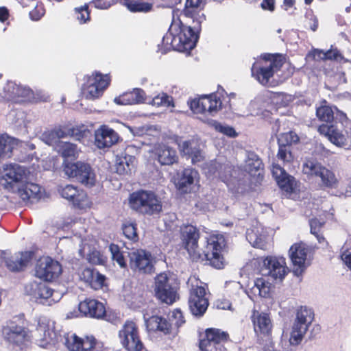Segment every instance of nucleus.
Instances as JSON below:
<instances>
[{"label": "nucleus", "instance_id": "obj_62", "mask_svg": "<svg viewBox=\"0 0 351 351\" xmlns=\"http://www.w3.org/2000/svg\"><path fill=\"white\" fill-rule=\"evenodd\" d=\"M322 225H323V223L319 221L318 219H311L310 221L311 233L313 234H318Z\"/></svg>", "mask_w": 351, "mask_h": 351}, {"label": "nucleus", "instance_id": "obj_53", "mask_svg": "<svg viewBox=\"0 0 351 351\" xmlns=\"http://www.w3.org/2000/svg\"><path fill=\"white\" fill-rule=\"evenodd\" d=\"M19 85L16 84L14 82H9L3 88L4 93L1 97L11 99L16 97V91H18Z\"/></svg>", "mask_w": 351, "mask_h": 351}, {"label": "nucleus", "instance_id": "obj_50", "mask_svg": "<svg viewBox=\"0 0 351 351\" xmlns=\"http://www.w3.org/2000/svg\"><path fill=\"white\" fill-rule=\"evenodd\" d=\"M109 250L111 253L112 261H116L121 267H125L126 265L125 261L119 246L115 244H110Z\"/></svg>", "mask_w": 351, "mask_h": 351}, {"label": "nucleus", "instance_id": "obj_25", "mask_svg": "<svg viewBox=\"0 0 351 351\" xmlns=\"http://www.w3.org/2000/svg\"><path fill=\"white\" fill-rule=\"evenodd\" d=\"M32 259V253L29 252H17L9 255L6 252L4 261L7 268L12 271H19L24 269Z\"/></svg>", "mask_w": 351, "mask_h": 351}, {"label": "nucleus", "instance_id": "obj_64", "mask_svg": "<svg viewBox=\"0 0 351 351\" xmlns=\"http://www.w3.org/2000/svg\"><path fill=\"white\" fill-rule=\"evenodd\" d=\"M261 7L263 10L273 11L274 10V0H263L261 3Z\"/></svg>", "mask_w": 351, "mask_h": 351}, {"label": "nucleus", "instance_id": "obj_55", "mask_svg": "<svg viewBox=\"0 0 351 351\" xmlns=\"http://www.w3.org/2000/svg\"><path fill=\"white\" fill-rule=\"evenodd\" d=\"M277 156L279 159L286 162H290L293 160L289 147L285 145H280Z\"/></svg>", "mask_w": 351, "mask_h": 351}, {"label": "nucleus", "instance_id": "obj_31", "mask_svg": "<svg viewBox=\"0 0 351 351\" xmlns=\"http://www.w3.org/2000/svg\"><path fill=\"white\" fill-rule=\"evenodd\" d=\"M118 140V134L106 125L100 127L95 131V145L100 149L110 147Z\"/></svg>", "mask_w": 351, "mask_h": 351}, {"label": "nucleus", "instance_id": "obj_63", "mask_svg": "<svg viewBox=\"0 0 351 351\" xmlns=\"http://www.w3.org/2000/svg\"><path fill=\"white\" fill-rule=\"evenodd\" d=\"M16 97L30 98L32 90L27 87L19 86V90L16 91Z\"/></svg>", "mask_w": 351, "mask_h": 351}, {"label": "nucleus", "instance_id": "obj_57", "mask_svg": "<svg viewBox=\"0 0 351 351\" xmlns=\"http://www.w3.org/2000/svg\"><path fill=\"white\" fill-rule=\"evenodd\" d=\"M278 141L282 143L285 142L286 144H292L298 143L299 141V137L295 133L289 132L282 134L278 138Z\"/></svg>", "mask_w": 351, "mask_h": 351}, {"label": "nucleus", "instance_id": "obj_45", "mask_svg": "<svg viewBox=\"0 0 351 351\" xmlns=\"http://www.w3.org/2000/svg\"><path fill=\"white\" fill-rule=\"evenodd\" d=\"M149 104L156 107L165 106L173 108L175 106L173 98L165 93H161L154 97L152 101H149Z\"/></svg>", "mask_w": 351, "mask_h": 351}, {"label": "nucleus", "instance_id": "obj_5", "mask_svg": "<svg viewBox=\"0 0 351 351\" xmlns=\"http://www.w3.org/2000/svg\"><path fill=\"white\" fill-rule=\"evenodd\" d=\"M129 204L132 209L143 214L152 215L162 210L161 202L156 195L146 191L132 193L129 198Z\"/></svg>", "mask_w": 351, "mask_h": 351}, {"label": "nucleus", "instance_id": "obj_4", "mask_svg": "<svg viewBox=\"0 0 351 351\" xmlns=\"http://www.w3.org/2000/svg\"><path fill=\"white\" fill-rule=\"evenodd\" d=\"M313 320L314 312L311 308L301 306L297 309L289 339L290 345L298 346L301 343Z\"/></svg>", "mask_w": 351, "mask_h": 351}, {"label": "nucleus", "instance_id": "obj_30", "mask_svg": "<svg viewBox=\"0 0 351 351\" xmlns=\"http://www.w3.org/2000/svg\"><path fill=\"white\" fill-rule=\"evenodd\" d=\"M205 5V0H186L183 14L193 19V23L201 24L206 20L203 13H200Z\"/></svg>", "mask_w": 351, "mask_h": 351}, {"label": "nucleus", "instance_id": "obj_60", "mask_svg": "<svg viewBox=\"0 0 351 351\" xmlns=\"http://www.w3.org/2000/svg\"><path fill=\"white\" fill-rule=\"evenodd\" d=\"M271 172L276 182L282 177L287 175L286 171L279 165L276 164L272 165Z\"/></svg>", "mask_w": 351, "mask_h": 351}, {"label": "nucleus", "instance_id": "obj_16", "mask_svg": "<svg viewBox=\"0 0 351 351\" xmlns=\"http://www.w3.org/2000/svg\"><path fill=\"white\" fill-rule=\"evenodd\" d=\"M31 300L43 304L51 305L62 298L66 291L53 290L49 287H29ZM29 292V290H27Z\"/></svg>", "mask_w": 351, "mask_h": 351}, {"label": "nucleus", "instance_id": "obj_13", "mask_svg": "<svg viewBox=\"0 0 351 351\" xmlns=\"http://www.w3.org/2000/svg\"><path fill=\"white\" fill-rule=\"evenodd\" d=\"M309 252L308 246L303 243H297L291 245L289 256L293 265V273L299 278L307 267V256Z\"/></svg>", "mask_w": 351, "mask_h": 351}, {"label": "nucleus", "instance_id": "obj_28", "mask_svg": "<svg viewBox=\"0 0 351 351\" xmlns=\"http://www.w3.org/2000/svg\"><path fill=\"white\" fill-rule=\"evenodd\" d=\"M97 244V241L94 239L90 241L86 240L83 241L82 247V249L80 250V253L82 256H84V253L87 251L86 259L90 264L104 265L107 261V257L96 249L95 246Z\"/></svg>", "mask_w": 351, "mask_h": 351}, {"label": "nucleus", "instance_id": "obj_43", "mask_svg": "<svg viewBox=\"0 0 351 351\" xmlns=\"http://www.w3.org/2000/svg\"><path fill=\"white\" fill-rule=\"evenodd\" d=\"M131 12H148L152 9V5L148 3L141 2V0H121Z\"/></svg>", "mask_w": 351, "mask_h": 351}, {"label": "nucleus", "instance_id": "obj_8", "mask_svg": "<svg viewBox=\"0 0 351 351\" xmlns=\"http://www.w3.org/2000/svg\"><path fill=\"white\" fill-rule=\"evenodd\" d=\"M251 319L255 333L258 337L263 335L265 337L266 341L271 344L270 347L265 346V350L279 351L272 346V339L271 337L272 323L269 314L254 309L251 315Z\"/></svg>", "mask_w": 351, "mask_h": 351}, {"label": "nucleus", "instance_id": "obj_12", "mask_svg": "<svg viewBox=\"0 0 351 351\" xmlns=\"http://www.w3.org/2000/svg\"><path fill=\"white\" fill-rule=\"evenodd\" d=\"M58 192L62 197L71 202L76 208L87 209L92 206V202L86 192L74 185L59 186Z\"/></svg>", "mask_w": 351, "mask_h": 351}, {"label": "nucleus", "instance_id": "obj_19", "mask_svg": "<svg viewBox=\"0 0 351 351\" xmlns=\"http://www.w3.org/2000/svg\"><path fill=\"white\" fill-rule=\"evenodd\" d=\"M2 334L8 342L19 347L25 346L29 341V337L25 328L14 322L3 326Z\"/></svg>", "mask_w": 351, "mask_h": 351}, {"label": "nucleus", "instance_id": "obj_40", "mask_svg": "<svg viewBox=\"0 0 351 351\" xmlns=\"http://www.w3.org/2000/svg\"><path fill=\"white\" fill-rule=\"evenodd\" d=\"M329 141L337 147H351V138L349 137L348 133H343L336 128L329 137Z\"/></svg>", "mask_w": 351, "mask_h": 351}, {"label": "nucleus", "instance_id": "obj_36", "mask_svg": "<svg viewBox=\"0 0 351 351\" xmlns=\"http://www.w3.org/2000/svg\"><path fill=\"white\" fill-rule=\"evenodd\" d=\"M67 133L62 128H55L51 131L45 132L43 136V140L48 145L55 146L56 149L58 148V145L62 143L60 139L65 138Z\"/></svg>", "mask_w": 351, "mask_h": 351}, {"label": "nucleus", "instance_id": "obj_58", "mask_svg": "<svg viewBox=\"0 0 351 351\" xmlns=\"http://www.w3.org/2000/svg\"><path fill=\"white\" fill-rule=\"evenodd\" d=\"M271 287H252V293L256 295V294L262 298H269L270 296Z\"/></svg>", "mask_w": 351, "mask_h": 351}, {"label": "nucleus", "instance_id": "obj_48", "mask_svg": "<svg viewBox=\"0 0 351 351\" xmlns=\"http://www.w3.org/2000/svg\"><path fill=\"white\" fill-rule=\"evenodd\" d=\"M277 183L279 187L287 193H291L296 185L295 179L288 174L278 180Z\"/></svg>", "mask_w": 351, "mask_h": 351}, {"label": "nucleus", "instance_id": "obj_15", "mask_svg": "<svg viewBox=\"0 0 351 351\" xmlns=\"http://www.w3.org/2000/svg\"><path fill=\"white\" fill-rule=\"evenodd\" d=\"M191 110L195 114L213 115L221 106V101L215 95L204 96L189 102Z\"/></svg>", "mask_w": 351, "mask_h": 351}, {"label": "nucleus", "instance_id": "obj_26", "mask_svg": "<svg viewBox=\"0 0 351 351\" xmlns=\"http://www.w3.org/2000/svg\"><path fill=\"white\" fill-rule=\"evenodd\" d=\"M153 153L156 160L161 165H171L178 161L176 150L167 145H156L153 149Z\"/></svg>", "mask_w": 351, "mask_h": 351}, {"label": "nucleus", "instance_id": "obj_56", "mask_svg": "<svg viewBox=\"0 0 351 351\" xmlns=\"http://www.w3.org/2000/svg\"><path fill=\"white\" fill-rule=\"evenodd\" d=\"M75 12L77 14V19L80 23H85L90 20V15L86 5L79 8H75Z\"/></svg>", "mask_w": 351, "mask_h": 351}, {"label": "nucleus", "instance_id": "obj_23", "mask_svg": "<svg viewBox=\"0 0 351 351\" xmlns=\"http://www.w3.org/2000/svg\"><path fill=\"white\" fill-rule=\"evenodd\" d=\"M14 192L23 201L31 203L38 201L45 195V191L40 186L27 181L18 186Z\"/></svg>", "mask_w": 351, "mask_h": 351}, {"label": "nucleus", "instance_id": "obj_41", "mask_svg": "<svg viewBox=\"0 0 351 351\" xmlns=\"http://www.w3.org/2000/svg\"><path fill=\"white\" fill-rule=\"evenodd\" d=\"M309 56H311L315 60H338L342 58V56L339 51L337 49L328 50L324 52L319 49H314L310 53Z\"/></svg>", "mask_w": 351, "mask_h": 351}, {"label": "nucleus", "instance_id": "obj_7", "mask_svg": "<svg viewBox=\"0 0 351 351\" xmlns=\"http://www.w3.org/2000/svg\"><path fill=\"white\" fill-rule=\"evenodd\" d=\"M61 273V265L49 256L39 258L35 266V276L46 282H53Z\"/></svg>", "mask_w": 351, "mask_h": 351}, {"label": "nucleus", "instance_id": "obj_34", "mask_svg": "<svg viewBox=\"0 0 351 351\" xmlns=\"http://www.w3.org/2000/svg\"><path fill=\"white\" fill-rule=\"evenodd\" d=\"M145 101V93L141 89H134L114 99V102L121 105H131Z\"/></svg>", "mask_w": 351, "mask_h": 351}, {"label": "nucleus", "instance_id": "obj_27", "mask_svg": "<svg viewBox=\"0 0 351 351\" xmlns=\"http://www.w3.org/2000/svg\"><path fill=\"white\" fill-rule=\"evenodd\" d=\"M79 311L85 316L101 319L106 314V308L103 303L92 299H86L79 304Z\"/></svg>", "mask_w": 351, "mask_h": 351}, {"label": "nucleus", "instance_id": "obj_9", "mask_svg": "<svg viewBox=\"0 0 351 351\" xmlns=\"http://www.w3.org/2000/svg\"><path fill=\"white\" fill-rule=\"evenodd\" d=\"M110 84L108 75L93 73L87 78L82 88V95L87 99H95L101 97Z\"/></svg>", "mask_w": 351, "mask_h": 351}, {"label": "nucleus", "instance_id": "obj_14", "mask_svg": "<svg viewBox=\"0 0 351 351\" xmlns=\"http://www.w3.org/2000/svg\"><path fill=\"white\" fill-rule=\"evenodd\" d=\"M228 336L219 329H208L205 337L199 341V348L201 351H226L222 341L226 340Z\"/></svg>", "mask_w": 351, "mask_h": 351}, {"label": "nucleus", "instance_id": "obj_44", "mask_svg": "<svg viewBox=\"0 0 351 351\" xmlns=\"http://www.w3.org/2000/svg\"><path fill=\"white\" fill-rule=\"evenodd\" d=\"M316 115L322 121L331 122L334 119V111L332 107L326 105L324 101L323 104L317 108Z\"/></svg>", "mask_w": 351, "mask_h": 351}, {"label": "nucleus", "instance_id": "obj_24", "mask_svg": "<svg viewBox=\"0 0 351 351\" xmlns=\"http://www.w3.org/2000/svg\"><path fill=\"white\" fill-rule=\"evenodd\" d=\"M147 328L154 332L159 331L163 335H172L175 337L178 334L177 329H175L173 324L169 322L165 318L155 315L145 319Z\"/></svg>", "mask_w": 351, "mask_h": 351}, {"label": "nucleus", "instance_id": "obj_49", "mask_svg": "<svg viewBox=\"0 0 351 351\" xmlns=\"http://www.w3.org/2000/svg\"><path fill=\"white\" fill-rule=\"evenodd\" d=\"M209 124L213 127L217 132H219L229 137H235L237 136L234 129L228 125H223L214 120H210Z\"/></svg>", "mask_w": 351, "mask_h": 351}, {"label": "nucleus", "instance_id": "obj_10", "mask_svg": "<svg viewBox=\"0 0 351 351\" xmlns=\"http://www.w3.org/2000/svg\"><path fill=\"white\" fill-rule=\"evenodd\" d=\"M119 337L122 346L128 351H140L143 343L136 324L127 321L119 330Z\"/></svg>", "mask_w": 351, "mask_h": 351}, {"label": "nucleus", "instance_id": "obj_32", "mask_svg": "<svg viewBox=\"0 0 351 351\" xmlns=\"http://www.w3.org/2000/svg\"><path fill=\"white\" fill-rule=\"evenodd\" d=\"M156 297L162 303L172 304L179 299L177 287H156Z\"/></svg>", "mask_w": 351, "mask_h": 351}, {"label": "nucleus", "instance_id": "obj_46", "mask_svg": "<svg viewBox=\"0 0 351 351\" xmlns=\"http://www.w3.org/2000/svg\"><path fill=\"white\" fill-rule=\"evenodd\" d=\"M155 280L157 285H174L180 283L176 275L169 271L160 273Z\"/></svg>", "mask_w": 351, "mask_h": 351}, {"label": "nucleus", "instance_id": "obj_42", "mask_svg": "<svg viewBox=\"0 0 351 351\" xmlns=\"http://www.w3.org/2000/svg\"><path fill=\"white\" fill-rule=\"evenodd\" d=\"M56 149L64 158V161H69V158H76L78 156V149L76 145L71 143H60Z\"/></svg>", "mask_w": 351, "mask_h": 351}, {"label": "nucleus", "instance_id": "obj_52", "mask_svg": "<svg viewBox=\"0 0 351 351\" xmlns=\"http://www.w3.org/2000/svg\"><path fill=\"white\" fill-rule=\"evenodd\" d=\"M351 236L347 239L342 247L341 259L343 263L351 269Z\"/></svg>", "mask_w": 351, "mask_h": 351}, {"label": "nucleus", "instance_id": "obj_18", "mask_svg": "<svg viewBox=\"0 0 351 351\" xmlns=\"http://www.w3.org/2000/svg\"><path fill=\"white\" fill-rule=\"evenodd\" d=\"M131 269L142 274H151L154 271L152 255L143 250H136L130 253Z\"/></svg>", "mask_w": 351, "mask_h": 351}, {"label": "nucleus", "instance_id": "obj_22", "mask_svg": "<svg viewBox=\"0 0 351 351\" xmlns=\"http://www.w3.org/2000/svg\"><path fill=\"white\" fill-rule=\"evenodd\" d=\"M199 175L197 171L192 168L184 169L180 173H178L175 179V185L181 193L190 192L193 186L199 181Z\"/></svg>", "mask_w": 351, "mask_h": 351}, {"label": "nucleus", "instance_id": "obj_35", "mask_svg": "<svg viewBox=\"0 0 351 351\" xmlns=\"http://www.w3.org/2000/svg\"><path fill=\"white\" fill-rule=\"evenodd\" d=\"M320 186L327 189H336L339 185V180L335 173L330 169L324 167L319 177Z\"/></svg>", "mask_w": 351, "mask_h": 351}, {"label": "nucleus", "instance_id": "obj_6", "mask_svg": "<svg viewBox=\"0 0 351 351\" xmlns=\"http://www.w3.org/2000/svg\"><path fill=\"white\" fill-rule=\"evenodd\" d=\"M63 171L68 178H74L84 185L92 186L95 184V174L87 163L81 161H64Z\"/></svg>", "mask_w": 351, "mask_h": 351}, {"label": "nucleus", "instance_id": "obj_20", "mask_svg": "<svg viewBox=\"0 0 351 351\" xmlns=\"http://www.w3.org/2000/svg\"><path fill=\"white\" fill-rule=\"evenodd\" d=\"M4 171V177L8 182L13 184L14 191L17 190L18 186L27 181L30 175L29 171L25 167L16 164L6 165Z\"/></svg>", "mask_w": 351, "mask_h": 351}, {"label": "nucleus", "instance_id": "obj_51", "mask_svg": "<svg viewBox=\"0 0 351 351\" xmlns=\"http://www.w3.org/2000/svg\"><path fill=\"white\" fill-rule=\"evenodd\" d=\"M262 167L263 164L258 158L255 160L250 158L245 162V169L251 174L258 172V175H260Z\"/></svg>", "mask_w": 351, "mask_h": 351}, {"label": "nucleus", "instance_id": "obj_54", "mask_svg": "<svg viewBox=\"0 0 351 351\" xmlns=\"http://www.w3.org/2000/svg\"><path fill=\"white\" fill-rule=\"evenodd\" d=\"M170 321L172 322L175 329H178L184 323L185 319L182 312L179 308L174 309L170 315Z\"/></svg>", "mask_w": 351, "mask_h": 351}, {"label": "nucleus", "instance_id": "obj_59", "mask_svg": "<svg viewBox=\"0 0 351 351\" xmlns=\"http://www.w3.org/2000/svg\"><path fill=\"white\" fill-rule=\"evenodd\" d=\"M123 232L125 237L130 239H134L137 236L136 227L132 223L124 225Z\"/></svg>", "mask_w": 351, "mask_h": 351}, {"label": "nucleus", "instance_id": "obj_29", "mask_svg": "<svg viewBox=\"0 0 351 351\" xmlns=\"http://www.w3.org/2000/svg\"><path fill=\"white\" fill-rule=\"evenodd\" d=\"M66 344L70 351H97L96 340L92 336L80 338L74 334L66 339Z\"/></svg>", "mask_w": 351, "mask_h": 351}, {"label": "nucleus", "instance_id": "obj_38", "mask_svg": "<svg viewBox=\"0 0 351 351\" xmlns=\"http://www.w3.org/2000/svg\"><path fill=\"white\" fill-rule=\"evenodd\" d=\"M324 167V166L317 161L308 159L302 165V173L308 178H318Z\"/></svg>", "mask_w": 351, "mask_h": 351}, {"label": "nucleus", "instance_id": "obj_33", "mask_svg": "<svg viewBox=\"0 0 351 351\" xmlns=\"http://www.w3.org/2000/svg\"><path fill=\"white\" fill-rule=\"evenodd\" d=\"M136 159L130 155H120L117 156L115 168L117 173L128 175L134 169Z\"/></svg>", "mask_w": 351, "mask_h": 351}, {"label": "nucleus", "instance_id": "obj_37", "mask_svg": "<svg viewBox=\"0 0 351 351\" xmlns=\"http://www.w3.org/2000/svg\"><path fill=\"white\" fill-rule=\"evenodd\" d=\"M81 280L87 284H98L102 285L106 281V276L93 269L86 268L83 270L80 275Z\"/></svg>", "mask_w": 351, "mask_h": 351}, {"label": "nucleus", "instance_id": "obj_39", "mask_svg": "<svg viewBox=\"0 0 351 351\" xmlns=\"http://www.w3.org/2000/svg\"><path fill=\"white\" fill-rule=\"evenodd\" d=\"M246 237L254 247L261 249L266 247L267 235L265 233H260L258 230H247Z\"/></svg>", "mask_w": 351, "mask_h": 351}, {"label": "nucleus", "instance_id": "obj_61", "mask_svg": "<svg viewBox=\"0 0 351 351\" xmlns=\"http://www.w3.org/2000/svg\"><path fill=\"white\" fill-rule=\"evenodd\" d=\"M334 125H328L326 124H322L319 126L317 131L321 134L328 138L329 140V137L331 136L332 131L335 129Z\"/></svg>", "mask_w": 351, "mask_h": 351}, {"label": "nucleus", "instance_id": "obj_17", "mask_svg": "<svg viewBox=\"0 0 351 351\" xmlns=\"http://www.w3.org/2000/svg\"><path fill=\"white\" fill-rule=\"evenodd\" d=\"M283 64L282 58L280 56L273 58L269 64L258 66L255 64L252 67V74L258 82L267 85L274 73L282 66Z\"/></svg>", "mask_w": 351, "mask_h": 351}, {"label": "nucleus", "instance_id": "obj_11", "mask_svg": "<svg viewBox=\"0 0 351 351\" xmlns=\"http://www.w3.org/2000/svg\"><path fill=\"white\" fill-rule=\"evenodd\" d=\"M209 291L205 287H195L190 291L189 306L191 313L195 317H202L208 306Z\"/></svg>", "mask_w": 351, "mask_h": 351}, {"label": "nucleus", "instance_id": "obj_1", "mask_svg": "<svg viewBox=\"0 0 351 351\" xmlns=\"http://www.w3.org/2000/svg\"><path fill=\"white\" fill-rule=\"evenodd\" d=\"M182 246L187 250L191 258L195 261L203 260L204 257L210 265L217 269L224 267V258L222 252L226 247V240L222 234L210 235L204 256L198 249L199 234L197 228L192 225L183 226L180 228Z\"/></svg>", "mask_w": 351, "mask_h": 351}, {"label": "nucleus", "instance_id": "obj_21", "mask_svg": "<svg viewBox=\"0 0 351 351\" xmlns=\"http://www.w3.org/2000/svg\"><path fill=\"white\" fill-rule=\"evenodd\" d=\"M178 147L181 154L190 158L193 164H197L205 158L201 143L197 138L183 141L178 143Z\"/></svg>", "mask_w": 351, "mask_h": 351}, {"label": "nucleus", "instance_id": "obj_47", "mask_svg": "<svg viewBox=\"0 0 351 351\" xmlns=\"http://www.w3.org/2000/svg\"><path fill=\"white\" fill-rule=\"evenodd\" d=\"M14 140L8 136L0 135V158L10 156Z\"/></svg>", "mask_w": 351, "mask_h": 351}, {"label": "nucleus", "instance_id": "obj_3", "mask_svg": "<svg viewBox=\"0 0 351 351\" xmlns=\"http://www.w3.org/2000/svg\"><path fill=\"white\" fill-rule=\"evenodd\" d=\"M201 24L194 23L193 27L180 25L179 22L173 21L169 27V36L171 37V45L178 50L191 48L197 40V32L200 29Z\"/></svg>", "mask_w": 351, "mask_h": 351}, {"label": "nucleus", "instance_id": "obj_2", "mask_svg": "<svg viewBox=\"0 0 351 351\" xmlns=\"http://www.w3.org/2000/svg\"><path fill=\"white\" fill-rule=\"evenodd\" d=\"M263 274L256 278L254 285H267L280 283L288 273L285 258L277 256H267L263 260Z\"/></svg>", "mask_w": 351, "mask_h": 351}]
</instances>
